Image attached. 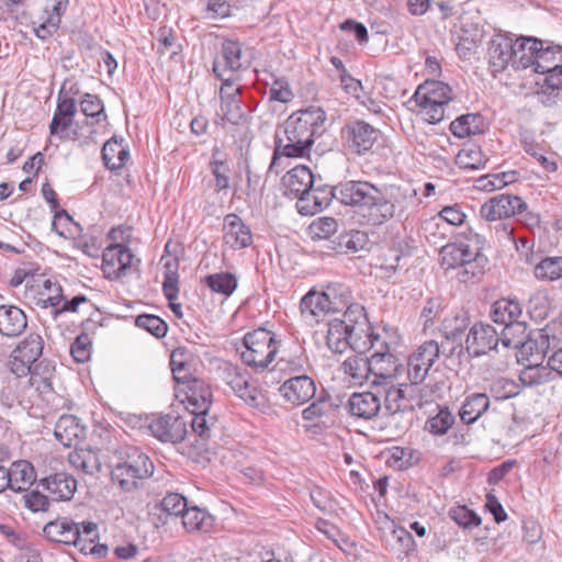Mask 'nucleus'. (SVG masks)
<instances>
[{"mask_svg": "<svg viewBox=\"0 0 562 562\" xmlns=\"http://www.w3.org/2000/svg\"><path fill=\"white\" fill-rule=\"evenodd\" d=\"M55 375V367L47 359L33 364L29 373V383L42 394L53 391L52 380Z\"/></svg>", "mask_w": 562, "mask_h": 562, "instance_id": "f704fd0d", "label": "nucleus"}, {"mask_svg": "<svg viewBox=\"0 0 562 562\" xmlns=\"http://www.w3.org/2000/svg\"><path fill=\"white\" fill-rule=\"evenodd\" d=\"M223 380L249 406L255 408L266 407L263 394L257 386L249 383L247 373L238 367L226 364L223 369Z\"/></svg>", "mask_w": 562, "mask_h": 562, "instance_id": "1a4fd4ad", "label": "nucleus"}, {"mask_svg": "<svg viewBox=\"0 0 562 562\" xmlns=\"http://www.w3.org/2000/svg\"><path fill=\"white\" fill-rule=\"evenodd\" d=\"M482 250V240L479 234L471 229L460 234L454 243L445 245L440 250L441 263L447 269H456L463 263L477 261Z\"/></svg>", "mask_w": 562, "mask_h": 562, "instance_id": "423d86ee", "label": "nucleus"}, {"mask_svg": "<svg viewBox=\"0 0 562 562\" xmlns=\"http://www.w3.org/2000/svg\"><path fill=\"white\" fill-rule=\"evenodd\" d=\"M68 461L71 467L86 474H94L101 468L98 454L90 449H75L69 453Z\"/></svg>", "mask_w": 562, "mask_h": 562, "instance_id": "49530a36", "label": "nucleus"}, {"mask_svg": "<svg viewBox=\"0 0 562 562\" xmlns=\"http://www.w3.org/2000/svg\"><path fill=\"white\" fill-rule=\"evenodd\" d=\"M135 324L157 338L165 337L168 330L167 324L159 316L151 314L138 315Z\"/></svg>", "mask_w": 562, "mask_h": 562, "instance_id": "13d9d810", "label": "nucleus"}, {"mask_svg": "<svg viewBox=\"0 0 562 562\" xmlns=\"http://www.w3.org/2000/svg\"><path fill=\"white\" fill-rule=\"evenodd\" d=\"M370 373L373 376L372 385L387 384L396 376L400 368L397 358L389 351H374L370 357Z\"/></svg>", "mask_w": 562, "mask_h": 562, "instance_id": "412c9836", "label": "nucleus"}, {"mask_svg": "<svg viewBox=\"0 0 562 562\" xmlns=\"http://www.w3.org/2000/svg\"><path fill=\"white\" fill-rule=\"evenodd\" d=\"M94 540L95 539L87 540L86 538H81V533L79 532V539L76 540V542H71V544L77 547L80 552L85 554H91L97 559L106 557L109 552L108 546L95 543Z\"/></svg>", "mask_w": 562, "mask_h": 562, "instance_id": "e2e57ef3", "label": "nucleus"}, {"mask_svg": "<svg viewBox=\"0 0 562 562\" xmlns=\"http://www.w3.org/2000/svg\"><path fill=\"white\" fill-rule=\"evenodd\" d=\"M188 425L186 416L166 414L153 418L148 429L161 442L175 445L184 440L188 435Z\"/></svg>", "mask_w": 562, "mask_h": 562, "instance_id": "ddd939ff", "label": "nucleus"}, {"mask_svg": "<svg viewBox=\"0 0 562 562\" xmlns=\"http://www.w3.org/2000/svg\"><path fill=\"white\" fill-rule=\"evenodd\" d=\"M54 435L65 447H71L85 437V427L74 415H63L55 425Z\"/></svg>", "mask_w": 562, "mask_h": 562, "instance_id": "c756f323", "label": "nucleus"}, {"mask_svg": "<svg viewBox=\"0 0 562 562\" xmlns=\"http://www.w3.org/2000/svg\"><path fill=\"white\" fill-rule=\"evenodd\" d=\"M540 41L532 37L516 38L514 69L520 70L532 67L538 59Z\"/></svg>", "mask_w": 562, "mask_h": 562, "instance_id": "2f4dec72", "label": "nucleus"}, {"mask_svg": "<svg viewBox=\"0 0 562 562\" xmlns=\"http://www.w3.org/2000/svg\"><path fill=\"white\" fill-rule=\"evenodd\" d=\"M187 420L192 432L201 439L206 440L211 437L212 427L215 425V419L209 416V411L202 412L201 409H192L187 415Z\"/></svg>", "mask_w": 562, "mask_h": 562, "instance_id": "09e8293b", "label": "nucleus"}, {"mask_svg": "<svg viewBox=\"0 0 562 562\" xmlns=\"http://www.w3.org/2000/svg\"><path fill=\"white\" fill-rule=\"evenodd\" d=\"M470 325L465 312L458 313L451 317H446L441 324V331L448 339L458 338Z\"/></svg>", "mask_w": 562, "mask_h": 562, "instance_id": "6e6d98bb", "label": "nucleus"}, {"mask_svg": "<svg viewBox=\"0 0 562 562\" xmlns=\"http://www.w3.org/2000/svg\"><path fill=\"white\" fill-rule=\"evenodd\" d=\"M326 342L328 348L336 353H341L348 348L362 352L367 348V342H363V346L359 345L356 326L339 318L328 323Z\"/></svg>", "mask_w": 562, "mask_h": 562, "instance_id": "2eb2a0df", "label": "nucleus"}, {"mask_svg": "<svg viewBox=\"0 0 562 562\" xmlns=\"http://www.w3.org/2000/svg\"><path fill=\"white\" fill-rule=\"evenodd\" d=\"M191 360L192 352L186 347H178L172 351L170 367L176 382L184 384L194 378L190 372Z\"/></svg>", "mask_w": 562, "mask_h": 562, "instance_id": "ea45409f", "label": "nucleus"}, {"mask_svg": "<svg viewBox=\"0 0 562 562\" xmlns=\"http://www.w3.org/2000/svg\"><path fill=\"white\" fill-rule=\"evenodd\" d=\"M380 131L369 123L356 120L341 128V139L345 148L361 156L370 151L379 139Z\"/></svg>", "mask_w": 562, "mask_h": 562, "instance_id": "6e6552de", "label": "nucleus"}, {"mask_svg": "<svg viewBox=\"0 0 562 562\" xmlns=\"http://www.w3.org/2000/svg\"><path fill=\"white\" fill-rule=\"evenodd\" d=\"M350 293L347 289L338 294L337 288L329 285L326 291L311 290L301 300L300 312L304 322L314 325L328 313L340 312L347 307Z\"/></svg>", "mask_w": 562, "mask_h": 562, "instance_id": "20e7f679", "label": "nucleus"}, {"mask_svg": "<svg viewBox=\"0 0 562 562\" xmlns=\"http://www.w3.org/2000/svg\"><path fill=\"white\" fill-rule=\"evenodd\" d=\"M80 110L86 116L97 117L104 113V105L98 95L86 93L80 102Z\"/></svg>", "mask_w": 562, "mask_h": 562, "instance_id": "69168bd1", "label": "nucleus"}, {"mask_svg": "<svg viewBox=\"0 0 562 562\" xmlns=\"http://www.w3.org/2000/svg\"><path fill=\"white\" fill-rule=\"evenodd\" d=\"M486 161L481 148L473 144L464 146L456 157L457 166L462 169H480Z\"/></svg>", "mask_w": 562, "mask_h": 562, "instance_id": "603ef678", "label": "nucleus"}, {"mask_svg": "<svg viewBox=\"0 0 562 562\" xmlns=\"http://www.w3.org/2000/svg\"><path fill=\"white\" fill-rule=\"evenodd\" d=\"M549 346L548 336L544 335L541 330H530L529 336L526 340L522 341V345L519 346V350L522 356H526L532 361L542 362L544 358L546 348Z\"/></svg>", "mask_w": 562, "mask_h": 562, "instance_id": "79ce46f5", "label": "nucleus"}, {"mask_svg": "<svg viewBox=\"0 0 562 562\" xmlns=\"http://www.w3.org/2000/svg\"><path fill=\"white\" fill-rule=\"evenodd\" d=\"M516 40L505 33H496L488 43V67L494 77L514 67Z\"/></svg>", "mask_w": 562, "mask_h": 562, "instance_id": "9b49d317", "label": "nucleus"}, {"mask_svg": "<svg viewBox=\"0 0 562 562\" xmlns=\"http://www.w3.org/2000/svg\"><path fill=\"white\" fill-rule=\"evenodd\" d=\"M527 204L517 195L497 194L486 201L480 210L481 216L487 221H496L522 214Z\"/></svg>", "mask_w": 562, "mask_h": 562, "instance_id": "dca6fc26", "label": "nucleus"}, {"mask_svg": "<svg viewBox=\"0 0 562 562\" xmlns=\"http://www.w3.org/2000/svg\"><path fill=\"white\" fill-rule=\"evenodd\" d=\"M451 518L463 528L480 526L481 517L467 506H459L451 512Z\"/></svg>", "mask_w": 562, "mask_h": 562, "instance_id": "680f3d73", "label": "nucleus"}, {"mask_svg": "<svg viewBox=\"0 0 562 562\" xmlns=\"http://www.w3.org/2000/svg\"><path fill=\"white\" fill-rule=\"evenodd\" d=\"M314 184V176L306 166L299 165L288 171L282 178L283 193L288 198L302 196Z\"/></svg>", "mask_w": 562, "mask_h": 562, "instance_id": "5701e85b", "label": "nucleus"}, {"mask_svg": "<svg viewBox=\"0 0 562 562\" xmlns=\"http://www.w3.org/2000/svg\"><path fill=\"white\" fill-rule=\"evenodd\" d=\"M342 369L355 383L359 384L368 381L371 375L369 357L351 356L342 362Z\"/></svg>", "mask_w": 562, "mask_h": 562, "instance_id": "8fccbe9b", "label": "nucleus"}, {"mask_svg": "<svg viewBox=\"0 0 562 562\" xmlns=\"http://www.w3.org/2000/svg\"><path fill=\"white\" fill-rule=\"evenodd\" d=\"M333 403H330L327 398L319 397L302 412V416L305 420L312 422L328 415L333 411Z\"/></svg>", "mask_w": 562, "mask_h": 562, "instance_id": "0e129e2a", "label": "nucleus"}, {"mask_svg": "<svg viewBox=\"0 0 562 562\" xmlns=\"http://www.w3.org/2000/svg\"><path fill=\"white\" fill-rule=\"evenodd\" d=\"M440 348L437 341L429 340L419 346L407 360V378L412 385L422 384L436 360Z\"/></svg>", "mask_w": 562, "mask_h": 562, "instance_id": "9d476101", "label": "nucleus"}, {"mask_svg": "<svg viewBox=\"0 0 562 562\" xmlns=\"http://www.w3.org/2000/svg\"><path fill=\"white\" fill-rule=\"evenodd\" d=\"M454 422L456 417L447 406L439 407L438 413L426 420L425 430L434 436H443L453 426Z\"/></svg>", "mask_w": 562, "mask_h": 562, "instance_id": "3c124183", "label": "nucleus"}, {"mask_svg": "<svg viewBox=\"0 0 562 562\" xmlns=\"http://www.w3.org/2000/svg\"><path fill=\"white\" fill-rule=\"evenodd\" d=\"M336 199L348 206L357 207L366 222L379 226L406 210V195L400 190H382L368 181H346L336 186Z\"/></svg>", "mask_w": 562, "mask_h": 562, "instance_id": "f257e3e1", "label": "nucleus"}, {"mask_svg": "<svg viewBox=\"0 0 562 562\" xmlns=\"http://www.w3.org/2000/svg\"><path fill=\"white\" fill-rule=\"evenodd\" d=\"M23 499H24L25 507L34 513L48 510V507H49L48 497L37 490L26 493L23 496Z\"/></svg>", "mask_w": 562, "mask_h": 562, "instance_id": "774afa93", "label": "nucleus"}, {"mask_svg": "<svg viewBox=\"0 0 562 562\" xmlns=\"http://www.w3.org/2000/svg\"><path fill=\"white\" fill-rule=\"evenodd\" d=\"M499 342V334L485 323H475L465 338V349L471 357H480L495 349Z\"/></svg>", "mask_w": 562, "mask_h": 562, "instance_id": "a211bd4d", "label": "nucleus"}, {"mask_svg": "<svg viewBox=\"0 0 562 562\" xmlns=\"http://www.w3.org/2000/svg\"><path fill=\"white\" fill-rule=\"evenodd\" d=\"M165 278L162 282V292L166 299L169 301V307L177 317H182V306L180 303H176L179 294V277L177 273L178 262L177 260H168L165 263Z\"/></svg>", "mask_w": 562, "mask_h": 562, "instance_id": "7c9ffc66", "label": "nucleus"}, {"mask_svg": "<svg viewBox=\"0 0 562 562\" xmlns=\"http://www.w3.org/2000/svg\"><path fill=\"white\" fill-rule=\"evenodd\" d=\"M249 60L244 56L241 44L237 41L225 40L222 43L220 55L213 63V72L216 78L226 75L235 76L236 72L247 69Z\"/></svg>", "mask_w": 562, "mask_h": 562, "instance_id": "f8f14e48", "label": "nucleus"}, {"mask_svg": "<svg viewBox=\"0 0 562 562\" xmlns=\"http://www.w3.org/2000/svg\"><path fill=\"white\" fill-rule=\"evenodd\" d=\"M380 396L373 392H355L347 403V412L355 418L370 420L378 416L381 411Z\"/></svg>", "mask_w": 562, "mask_h": 562, "instance_id": "6ab92c4d", "label": "nucleus"}, {"mask_svg": "<svg viewBox=\"0 0 562 562\" xmlns=\"http://www.w3.org/2000/svg\"><path fill=\"white\" fill-rule=\"evenodd\" d=\"M154 473V463L149 457L137 447H127L124 458L112 471V481L124 492H133L138 482L148 479Z\"/></svg>", "mask_w": 562, "mask_h": 562, "instance_id": "7ed1b4c3", "label": "nucleus"}, {"mask_svg": "<svg viewBox=\"0 0 562 562\" xmlns=\"http://www.w3.org/2000/svg\"><path fill=\"white\" fill-rule=\"evenodd\" d=\"M186 398L192 409L209 411L212 404V391L201 379L193 378L184 383Z\"/></svg>", "mask_w": 562, "mask_h": 562, "instance_id": "72a5a7b5", "label": "nucleus"}, {"mask_svg": "<svg viewBox=\"0 0 562 562\" xmlns=\"http://www.w3.org/2000/svg\"><path fill=\"white\" fill-rule=\"evenodd\" d=\"M553 380L552 371L539 361L529 359V364L520 372L519 381L524 386H537Z\"/></svg>", "mask_w": 562, "mask_h": 562, "instance_id": "c03bdc74", "label": "nucleus"}, {"mask_svg": "<svg viewBox=\"0 0 562 562\" xmlns=\"http://www.w3.org/2000/svg\"><path fill=\"white\" fill-rule=\"evenodd\" d=\"M490 407V398L485 393L468 395L459 412L462 423L470 425L475 423Z\"/></svg>", "mask_w": 562, "mask_h": 562, "instance_id": "e433bc0d", "label": "nucleus"}, {"mask_svg": "<svg viewBox=\"0 0 562 562\" xmlns=\"http://www.w3.org/2000/svg\"><path fill=\"white\" fill-rule=\"evenodd\" d=\"M535 72L547 74V83L553 89H562V46L548 45L543 47L540 41Z\"/></svg>", "mask_w": 562, "mask_h": 562, "instance_id": "4468645a", "label": "nucleus"}, {"mask_svg": "<svg viewBox=\"0 0 562 562\" xmlns=\"http://www.w3.org/2000/svg\"><path fill=\"white\" fill-rule=\"evenodd\" d=\"M221 111L223 115L215 121V124L225 126V123L232 125H244L247 122V115L243 110L241 102L232 94L225 95L224 101H221Z\"/></svg>", "mask_w": 562, "mask_h": 562, "instance_id": "a19ab883", "label": "nucleus"}, {"mask_svg": "<svg viewBox=\"0 0 562 562\" xmlns=\"http://www.w3.org/2000/svg\"><path fill=\"white\" fill-rule=\"evenodd\" d=\"M206 285L214 292L231 295L237 288V279L228 272L214 273L205 278Z\"/></svg>", "mask_w": 562, "mask_h": 562, "instance_id": "5fc2aeb1", "label": "nucleus"}, {"mask_svg": "<svg viewBox=\"0 0 562 562\" xmlns=\"http://www.w3.org/2000/svg\"><path fill=\"white\" fill-rule=\"evenodd\" d=\"M40 485L47 491L53 501H70L77 490L76 479L66 473L50 474L40 481Z\"/></svg>", "mask_w": 562, "mask_h": 562, "instance_id": "393cba45", "label": "nucleus"}, {"mask_svg": "<svg viewBox=\"0 0 562 562\" xmlns=\"http://www.w3.org/2000/svg\"><path fill=\"white\" fill-rule=\"evenodd\" d=\"M224 241L233 249H243L252 243L249 226L236 214L231 213L224 218Z\"/></svg>", "mask_w": 562, "mask_h": 562, "instance_id": "b1692460", "label": "nucleus"}, {"mask_svg": "<svg viewBox=\"0 0 562 562\" xmlns=\"http://www.w3.org/2000/svg\"><path fill=\"white\" fill-rule=\"evenodd\" d=\"M337 221L333 217H319L312 222L310 231L313 237L327 239L337 232Z\"/></svg>", "mask_w": 562, "mask_h": 562, "instance_id": "052dcab7", "label": "nucleus"}, {"mask_svg": "<svg viewBox=\"0 0 562 562\" xmlns=\"http://www.w3.org/2000/svg\"><path fill=\"white\" fill-rule=\"evenodd\" d=\"M528 336L529 331L527 330V323L518 319L503 327L502 333L499 334V341L506 348L518 349Z\"/></svg>", "mask_w": 562, "mask_h": 562, "instance_id": "de8ad7c7", "label": "nucleus"}, {"mask_svg": "<svg viewBox=\"0 0 562 562\" xmlns=\"http://www.w3.org/2000/svg\"><path fill=\"white\" fill-rule=\"evenodd\" d=\"M183 527L188 531L207 532L213 527V516L196 506L187 507L181 516Z\"/></svg>", "mask_w": 562, "mask_h": 562, "instance_id": "37998d69", "label": "nucleus"}, {"mask_svg": "<svg viewBox=\"0 0 562 562\" xmlns=\"http://www.w3.org/2000/svg\"><path fill=\"white\" fill-rule=\"evenodd\" d=\"M326 113L321 108L311 106L291 114L282 130L274 135V148L268 170L278 173L279 159L303 158L308 156L316 136L323 133Z\"/></svg>", "mask_w": 562, "mask_h": 562, "instance_id": "f03ea898", "label": "nucleus"}, {"mask_svg": "<svg viewBox=\"0 0 562 562\" xmlns=\"http://www.w3.org/2000/svg\"><path fill=\"white\" fill-rule=\"evenodd\" d=\"M485 20L477 10H464L454 25L458 36L457 50L467 56L484 37Z\"/></svg>", "mask_w": 562, "mask_h": 562, "instance_id": "0eeeda50", "label": "nucleus"}, {"mask_svg": "<svg viewBox=\"0 0 562 562\" xmlns=\"http://www.w3.org/2000/svg\"><path fill=\"white\" fill-rule=\"evenodd\" d=\"M279 391L286 402L302 405L314 397L316 385L313 379L303 374L284 381Z\"/></svg>", "mask_w": 562, "mask_h": 562, "instance_id": "aec40b11", "label": "nucleus"}, {"mask_svg": "<svg viewBox=\"0 0 562 562\" xmlns=\"http://www.w3.org/2000/svg\"><path fill=\"white\" fill-rule=\"evenodd\" d=\"M11 482L10 490L14 492H26L36 481V472L33 464L26 460H19L11 463L8 468Z\"/></svg>", "mask_w": 562, "mask_h": 562, "instance_id": "c85d7f7f", "label": "nucleus"}, {"mask_svg": "<svg viewBox=\"0 0 562 562\" xmlns=\"http://www.w3.org/2000/svg\"><path fill=\"white\" fill-rule=\"evenodd\" d=\"M44 340L41 335L31 333L29 334L16 348L13 350L18 357L26 360L31 364L37 363L43 353Z\"/></svg>", "mask_w": 562, "mask_h": 562, "instance_id": "a18cd8bd", "label": "nucleus"}, {"mask_svg": "<svg viewBox=\"0 0 562 562\" xmlns=\"http://www.w3.org/2000/svg\"><path fill=\"white\" fill-rule=\"evenodd\" d=\"M124 139L116 136L110 138L102 148L104 166L110 170L122 168L128 159V150L123 146Z\"/></svg>", "mask_w": 562, "mask_h": 562, "instance_id": "4c0bfd02", "label": "nucleus"}, {"mask_svg": "<svg viewBox=\"0 0 562 562\" xmlns=\"http://www.w3.org/2000/svg\"><path fill=\"white\" fill-rule=\"evenodd\" d=\"M27 326V317L23 310L15 305H0V334L5 337L20 336Z\"/></svg>", "mask_w": 562, "mask_h": 562, "instance_id": "a878e982", "label": "nucleus"}, {"mask_svg": "<svg viewBox=\"0 0 562 562\" xmlns=\"http://www.w3.org/2000/svg\"><path fill=\"white\" fill-rule=\"evenodd\" d=\"M333 198L336 199V187L315 188L314 184H312L311 189L299 198L296 207L302 215H314L327 207Z\"/></svg>", "mask_w": 562, "mask_h": 562, "instance_id": "4be33fe9", "label": "nucleus"}, {"mask_svg": "<svg viewBox=\"0 0 562 562\" xmlns=\"http://www.w3.org/2000/svg\"><path fill=\"white\" fill-rule=\"evenodd\" d=\"M384 408L390 415L412 408L411 400L407 397L406 391L393 385L385 389Z\"/></svg>", "mask_w": 562, "mask_h": 562, "instance_id": "864d4df0", "label": "nucleus"}, {"mask_svg": "<svg viewBox=\"0 0 562 562\" xmlns=\"http://www.w3.org/2000/svg\"><path fill=\"white\" fill-rule=\"evenodd\" d=\"M538 279L557 280L562 277V257L546 258L535 267Z\"/></svg>", "mask_w": 562, "mask_h": 562, "instance_id": "4d7b16f0", "label": "nucleus"}, {"mask_svg": "<svg viewBox=\"0 0 562 562\" xmlns=\"http://www.w3.org/2000/svg\"><path fill=\"white\" fill-rule=\"evenodd\" d=\"M243 345L241 360L257 370L266 369L274 360L278 352V341L274 335L265 328L247 333L244 336Z\"/></svg>", "mask_w": 562, "mask_h": 562, "instance_id": "39448f33", "label": "nucleus"}, {"mask_svg": "<svg viewBox=\"0 0 562 562\" xmlns=\"http://www.w3.org/2000/svg\"><path fill=\"white\" fill-rule=\"evenodd\" d=\"M187 507L186 497L179 493H168L160 502L161 510L168 516L181 517Z\"/></svg>", "mask_w": 562, "mask_h": 562, "instance_id": "bf43d9fd", "label": "nucleus"}, {"mask_svg": "<svg viewBox=\"0 0 562 562\" xmlns=\"http://www.w3.org/2000/svg\"><path fill=\"white\" fill-rule=\"evenodd\" d=\"M490 314L495 324L506 326L521 317L522 307L517 300L499 299L493 303Z\"/></svg>", "mask_w": 562, "mask_h": 562, "instance_id": "c9c22d12", "label": "nucleus"}, {"mask_svg": "<svg viewBox=\"0 0 562 562\" xmlns=\"http://www.w3.org/2000/svg\"><path fill=\"white\" fill-rule=\"evenodd\" d=\"M134 265V255L122 244L108 246L102 255V270L106 278L119 279L126 274L127 269Z\"/></svg>", "mask_w": 562, "mask_h": 562, "instance_id": "f3484780", "label": "nucleus"}, {"mask_svg": "<svg viewBox=\"0 0 562 562\" xmlns=\"http://www.w3.org/2000/svg\"><path fill=\"white\" fill-rule=\"evenodd\" d=\"M451 99V88L442 81L427 80L415 92V100L418 104H448Z\"/></svg>", "mask_w": 562, "mask_h": 562, "instance_id": "cd10ccee", "label": "nucleus"}, {"mask_svg": "<svg viewBox=\"0 0 562 562\" xmlns=\"http://www.w3.org/2000/svg\"><path fill=\"white\" fill-rule=\"evenodd\" d=\"M76 100L74 98L63 95V90H60L57 100V108L49 124L50 134H57L59 127H61L63 131L69 128L72 124V116L76 114Z\"/></svg>", "mask_w": 562, "mask_h": 562, "instance_id": "473e14b6", "label": "nucleus"}, {"mask_svg": "<svg viewBox=\"0 0 562 562\" xmlns=\"http://www.w3.org/2000/svg\"><path fill=\"white\" fill-rule=\"evenodd\" d=\"M450 132L459 138L482 134L484 132V120L480 114H463L451 122Z\"/></svg>", "mask_w": 562, "mask_h": 562, "instance_id": "58836bf2", "label": "nucleus"}, {"mask_svg": "<svg viewBox=\"0 0 562 562\" xmlns=\"http://www.w3.org/2000/svg\"><path fill=\"white\" fill-rule=\"evenodd\" d=\"M492 392L497 400H507L519 394V386L509 379H499L492 385Z\"/></svg>", "mask_w": 562, "mask_h": 562, "instance_id": "338daca9", "label": "nucleus"}, {"mask_svg": "<svg viewBox=\"0 0 562 562\" xmlns=\"http://www.w3.org/2000/svg\"><path fill=\"white\" fill-rule=\"evenodd\" d=\"M80 525L67 518L47 522L43 532L53 542L70 546L79 539Z\"/></svg>", "mask_w": 562, "mask_h": 562, "instance_id": "bb28decb", "label": "nucleus"}]
</instances>
